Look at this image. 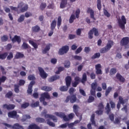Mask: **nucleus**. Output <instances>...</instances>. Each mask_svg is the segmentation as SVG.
<instances>
[{
    "instance_id": "22",
    "label": "nucleus",
    "mask_w": 129,
    "mask_h": 129,
    "mask_svg": "<svg viewBox=\"0 0 129 129\" xmlns=\"http://www.w3.org/2000/svg\"><path fill=\"white\" fill-rule=\"evenodd\" d=\"M60 79V76L58 75H54L48 79L49 82H53L55 80H57Z\"/></svg>"
},
{
    "instance_id": "51",
    "label": "nucleus",
    "mask_w": 129,
    "mask_h": 129,
    "mask_svg": "<svg viewBox=\"0 0 129 129\" xmlns=\"http://www.w3.org/2000/svg\"><path fill=\"white\" fill-rule=\"evenodd\" d=\"M24 21H25V16L22 15L18 19V23H22V22H24Z\"/></svg>"
},
{
    "instance_id": "1",
    "label": "nucleus",
    "mask_w": 129,
    "mask_h": 129,
    "mask_svg": "<svg viewBox=\"0 0 129 129\" xmlns=\"http://www.w3.org/2000/svg\"><path fill=\"white\" fill-rule=\"evenodd\" d=\"M81 120H82V116H81L80 117L79 120H77L75 121L74 122H72L70 123H65L64 124L60 125L59 126V127H60L61 128H66V127H67V126H68V127L69 128L76 129V128L75 127H74V126H75V124H77V123H79V122H80V121H81Z\"/></svg>"
},
{
    "instance_id": "57",
    "label": "nucleus",
    "mask_w": 129,
    "mask_h": 129,
    "mask_svg": "<svg viewBox=\"0 0 129 129\" xmlns=\"http://www.w3.org/2000/svg\"><path fill=\"white\" fill-rule=\"evenodd\" d=\"M13 96V92L12 91H9L6 95V97H7V98H11Z\"/></svg>"
},
{
    "instance_id": "35",
    "label": "nucleus",
    "mask_w": 129,
    "mask_h": 129,
    "mask_svg": "<svg viewBox=\"0 0 129 129\" xmlns=\"http://www.w3.org/2000/svg\"><path fill=\"white\" fill-rule=\"evenodd\" d=\"M92 30V32L94 33V35L95 36V37H98V36H99V33H98V29H97L95 27H93L92 29H91Z\"/></svg>"
},
{
    "instance_id": "24",
    "label": "nucleus",
    "mask_w": 129,
    "mask_h": 129,
    "mask_svg": "<svg viewBox=\"0 0 129 129\" xmlns=\"http://www.w3.org/2000/svg\"><path fill=\"white\" fill-rule=\"evenodd\" d=\"M28 129H41V127L35 123H32L28 126Z\"/></svg>"
},
{
    "instance_id": "6",
    "label": "nucleus",
    "mask_w": 129,
    "mask_h": 129,
    "mask_svg": "<svg viewBox=\"0 0 129 129\" xmlns=\"http://www.w3.org/2000/svg\"><path fill=\"white\" fill-rule=\"evenodd\" d=\"M18 8H19L20 9L21 13H25V12H27L28 11V9H29V6L27 4H25L23 3H20L18 6Z\"/></svg>"
},
{
    "instance_id": "60",
    "label": "nucleus",
    "mask_w": 129,
    "mask_h": 129,
    "mask_svg": "<svg viewBox=\"0 0 129 129\" xmlns=\"http://www.w3.org/2000/svg\"><path fill=\"white\" fill-rule=\"evenodd\" d=\"M97 83H93L91 84V88L92 89H94L95 90H96V88H97Z\"/></svg>"
},
{
    "instance_id": "50",
    "label": "nucleus",
    "mask_w": 129,
    "mask_h": 129,
    "mask_svg": "<svg viewBox=\"0 0 129 129\" xmlns=\"http://www.w3.org/2000/svg\"><path fill=\"white\" fill-rule=\"evenodd\" d=\"M7 60H12L13 58H14V54H13L12 52L9 53V54L7 56Z\"/></svg>"
},
{
    "instance_id": "59",
    "label": "nucleus",
    "mask_w": 129,
    "mask_h": 129,
    "mask_svg": "<svg viewBox=\"0 0 129 129\" xmlns=\"http://www.w3.org/2000/svg\"><path fill=\"white\" fill-rule=\"evenodd\" d=\"M25 83H26V81L24 80H20L19 81V86H24L25 85Z\"/></svg>"
},
{
    "instance_id": "27",
    "label": "nucleus",
    "mask_w": 129,
    "mask_h": 129,
    "mask_svg": "<svg viewBox=\"0 0 129 129\" xmlns=\"http://www.w3.org/2000/svg\"><path fill=\"white\" fill-rule=\"evenodd\" d=\"M56 26H57V21L54 20L50 23V30H55Z\"/></svg>"
},
{
    "instance_id": "26",
    "label": "nucleus",
    "mask_w": 129,
    "mask_h": 129,
    "mask_svg": "<svg viewBox=\"0 0 129 129\" xmlns=\"http://www.w3.org/2000/svg\"><path fill=\"white\" fill-rule=\"evenodd\" d=\"M78 109H79V106L77 105H74L73 106V111L76 114L77 116H78L79 115V113L78 112Z\"/></svg>"
},
{
    "instance_id": "52",
    "label": "nucleus",
    "mask_w": 129,
    "mask_h": 129,
    "mask_svg": "<svg viewBox=\"0 0 129 129\" xmlns=\"http://www.w3.org/2000/svg\"><path fill=\"white\" fill-rule=\"evenodd\" d=\"M2 42H7L9 40V37L7 35H4L1 37Z\"/></svg>"
},
{
    "instance_id": "31",
    "label": "nucleus",
    "mask_w": 129,
    "mask_h": 129,
    "mask_svg": "<svg viewBox=\"0 0 129 129\" xmlns=\"http://www.w3.org/2000/svg\"><path fill=\"white\" fill-rule=\"evenodd\" d=\"M105 109L106 111L107 114H109V112L111 111V109L110 108V105L109 104V103H107V105L105 108Z\"/></svg>"
},
{
    "instance_id": "38",
    "label": "nucleus",
    "mask_w": 129,
    "mask_h": 129,
    "mask_svg": "<svg viewBox=\"0 0 129 129\" xmlns=\"http://www.w3.org/2000/svg\"><path fill=\"white\" fill-rule=\"evenodd\" d=\"M112 90V88L111 87H108L106 90L105 91V96H108V94L111 92Z\"/></svg>"
},
{
    "instance_id": "45",
    "label": "nucleus",
    "mask_w": 129,
    "mask_h": 129,
    "mask_svg": "<svg viewBox=\"0 0 129 129\" xmlns=\"http://www.w3.org/2000/svg\"><path fill=\"white\" fill-rule=\"evenodd\" d=\"M40 105V102L39 101H36L35 103H32L30 104L31 107H38Z\"/></svg>"
},
{
    "instance_id": "17",
    "label": "nucleus",
    "mask_w": 129,
    "mask_h": 129,
    "mask_svg": "<svg viewBox=\"0 0 129 129\" xmlns=\"http://www.w3.org/2000/svg\"><path fill=\"white\" fill-rule=\"evenodd\" d=\"M116 78L117 79V80H119L120 82H121L122 83H124L125 82V79L120 74L117 73L116 75Z\"/></svg>"
},
{
    "instance_id": "58",
    "label": "nucleus",
    "mask_w": 129,
    "mask_h": 129,
    "mask_svg": "<svg viewBox=\"0 0 129 129\" xmlns=\"http://www.w3.org/2000/svg\"><path fill=\"white\" fill-rule=\"evenodd\" d=\"M29 105H30V103L28 102H25L21 105V108H27V107H29Z\"/></svg>"
},
{
    "instance_id": "12",
    "label": "nucleus",
    "mask_w": 129,
    "mask_h": 129,
    "mask_svg": "<svg viewBox=\"0 0 129 129\" xmlns=\"http://www.w3.org/2000/svg\"><path fill=\"white\" fill-rule=\"evenodd\" d=\"M36 83L35 81H31L28 85V89L27 90V93L28 94H32L33 93V86Z\"/></svg>"
},
{
    "instance_id": "5",
    "label": "nucleus",
    "mask_w": 129,
    "mask_h": 129,
    "mask_svg": "<svg viewBox=\"0 0 129 129\" xmlns=\"http://www.w3.org/2000/svg\"><path fill=\"white\" fill-rule=\"evenodd\" d=\"M69 100L70 101L71 103H74L76 102V100H77V97H76V95L68 96L66 98V99L65 100V102L67 103L69 102Z\"/></svg>"
},
{
    "instance_id": "9",
    "label": "nucleus",
    "mask_w": 129,
    "mask_h": 129,
    "mask_svg": "<svg viewBox=\"0 0 129 129\" xmlns=\"http://www.w3.org/2000/svg\"><path fill=\"white\" fill-rule=\"evenodd\" d=\"M38 69L39 72V75L40 77H41V78H42L43 79H46V78L48 77V74L46 73V72L44 71V69H43V68L41 67H38Z\"/></svg>"
},
{
    "instance_id": "11",
    "label": "nucleus",
    "mask_w": 129,
    "mask_h": 129,
    "mask_svg": "<svg viewBox=\"0 0 129 129\" xmlns=\"http://www.w3.org/2000/svg\"><path fill=\"white\" fill-rule=\"evenodd\" d=\"M17 113V111L13 110L8 112V115L11 118H19V116Z\"/></svg>"
},
{
    "instance_id": "47",
    "label": "nucleus",
    "mask_w": 129,
    "mask_h": 129,
    "mask_svg": "<svg viewBox=\"0 0 129 129\" xmlns=\"http://www.w3.org/2000/svg\"><path fill=\"white\" fill-rule=\"evenodd\" d=\"M46 7H47V4L45 3H42L40 6L39 9L41 11H44L46 8Z\"/></svg>"
},
{
    "instance_id": "43",
    "label": "nucleus",
    "mask_w": 129,
    "mask_h": 129,
    "mask_svg": "<svg viewBox=\"0 0 129 129\" xmlns=\"http://www.w3.org/2000/svg\"><path fill=\"white\" fill-rule=\"evenodd\" d=\"M14 91L16 93H19L20 92V86L19 85H14Z\"/></svg>"
},
{
    "instance_id": "25",
    "label": "nucleus",
    "mask_w": 129,
    "mask_h": 129,
    "mask_svg": "<svg viewBox=\"0 0 129 129\" xmlns=\"http://www.w3.org/2000/svg\"><path fill=\"white\" fill-rule=\"evenodd\" d=\"M24 54L17 52L15 55L14 58L15 59H21V58H24Z\"/></svg>"
},
{
    "instance_id": "32",
    "label": "nucleus",
    "mask_w": 129,
    "mask_h": 129,
    "mask_svg": "<svg viewBox=\"0 0 129 129\" xmlns=\"http://www.w3.org/2000/svg\"><path fill=\"white\" fill-rule=\"evenodd\" d=\"M9 55V53L8 52H4L3 53L0 54V59L1 60H5L6 58H7V56Z\"/></svg>"
},
{
    "instance_id": "63",
    "label": "nucleus",
    "mask_w": 129,
    "mask_h": 129,
    "mask_svg": "<svg viewBox=\"0 0 129 129\" xmlns=\"http://www.w3.org/2000/svg\"><path fill=\"white\" fill-rule=\"evenodd\" d=\"M104 16L107 17V18H110V14L107 12V10H104Z\"/></svg>"
},
{
    "instance_id": "30",
    "label": "nucleus",
    "mask_w": 129,
    "mask_h": 129,
    "mask_svg": "<svg viewBox=\"0 0 129 129\" xmlns=\"http://www.w3.org/2000/svg\"><path fill=\"white\" fill-rule=\"evenodd\" d=\"M12 127L13 129H24V127L20 125L19 123L14 124Z\"/></svg>"
},
{
    "instance_id": "53",
    "label": "nucleus",
    "mask_w": 129,
    "mask_h": 129,
    "mask_svg": "<svg viewBox=\"0 0 129 129\" xmlns=\"http://www.w3.org/2000/svg\"><path fill=\"white\" fill-rule=\"evenodd\" d=\"M47 123L48 125H50V126H52V127H55V123L50 121L49 119H47Z\"/></svg>"
},
{
    "instance_id": "61",
    "label": "nucleus",
    "mask_w": 129,
    "mask_h": 129,
    "mask_svg": "<svg viewBox=\"0 0 129 129\" xmlns=\"http://www.w3.org/2000/svg\"><path fill=\"white\" fill-rule=\"evenodd\" d=\"M88 38L89 39H93V32H92V29L90 30V32L88 33Z\"/></svg>"
},
{
    "instance_id": "49",
    "label": "nucleus",
    "mask_w": 129,
    "mask_h": 129,
    "mask_svg": "<svg viewBox=\"0 0 129 129\" xmlns=\"http://www.w3.org/2000/svg\"><path fill=\"white\" fill-rule=\"evenodd\" d=\"M10 9L12 10V11H15V12H17L18 14L21 13L20 11H19V9H20V8L11 6Z\"/></svg>"
},
{
    "instance_id": "64",
    "label": "nucleus",
    "mask_w": 129,
    "mask_h": 129,
    "mask_svg": "<svg viewBox=\"0 0 129 129\" xmlns=\"http://www.w3.org/2000/svg\"><path fill=\"white\" fill-rule=\"evenodd\" d=\"M22 47L25 49H29V48H30V46L28 45V43H26L25 42L23 43V44H22Z\"/></svg>"
},
{
    "instance_id": "42",
    "label": "nucleus",
    "mask_w": 129,
    "mask_h": 129,
    "mask_svg": "<svg viewBox=\"0 0 129 129\" xmlns=\"http://www.w3.org/2000/svg\"><path fill=\"white\" fill-rule=\"evenodd\" d=\"M99 57H100V53L98 52L95 53L93 56H92L91 59H92V60H94V59L98 58Z\"/></svg>"
},
{
    "instance_id": "40",
    "label": "nucleus",
    "mask_w": 129,
    "mask_h": 129,
    "mask_svg": "<svg viewBox=\"0 0 129 129\" xmlns=\"http://www.w3.org/2000/svg\"><path fill=\"white\" fill-rule=\"evenodd\" d=\"M36 122H39L40 123H43L45 122V119L41 117H37L35 119Z\"/></svg>"
},
{
    "instance_id": "23",
    "label": "nucleus",
    "mask_w": 129,
    "mask_h": 129,
    "mask_svg": "<svg viewBox=\"0 0 129 129\" xmlns=\"http://www.w3.org/2000/svg\"><path fill=\"white\" fill-rule=\"evenodd\" d=\"M7 80V77L5 76H3L1 78H0V92L3 91V87L1 86L2 85V83H4Z\"/></svg>"
},
{
    "instance_id": "13",
    "label": "nucleus",
    "mask_w": 129,
    "mask_h": 129,
    "mask_svg": "<svg viewBox=\"0 0 129 129\" xmlns=\"http://www.w3.org/2000/svg\"><path fill=\"white\" fill-rule=\"evenodd\" d=\"M95 69H96V74L98 75H102V71L101 70V64L100 63H98L95 65Z\"/></svg>"
},
{
    "instance_id": "18",
    "label": "nucleus",
    "mask_w": 129,
    "mask_h": 129,
    "mask_svg": "<svg viewBox=\"0 0 129 129\" xmlns=\"http://www.w3.org/2000/svg\"><path fill=\"white\" fill-rule=\"evenodd\" d=\"M72 82V78L71 76H68L66 78V84L68 87H70Z\"/></svg>"
},
{
    "instance_id": "29",
    "label": "nucleus",
    "mask_w": 129,
    "mask_h": 129,
    "mask_svg": "<svg viewBox=\"0 0 129 129\" xmlns=\"http://www.w3.org/2000/svg\"><path fill=\"white\" fill-rule=\"evenodd\" d=\"M61 25H62V18H61V16H59L57 18V27L58 29H60Z\"/></svg>"
},
{
    "instance_id": "28",
    "label": "nucleus",
    "mask_w": 129,
    "mask_h": 129,
    "mask_svg": "<svg viewBox=\"0 0 129 129\" xmlns=\"http://www.w3.org/2000/svg\"><path fill=\"white\" fill-rule=\"evenodd\" d=\"M50 49H51V44L49 43L47 44L45 48L42 50V53L43 54H46V53H47V52H48Z\"/></svg>"
},
{
    "instance_id": "55",
    "label": "nucleus",
    "mask_w": 129,
    "mask_h": 129,
    "mask_svg": "<svg viewBox=\"0 0 129 129\" xmlns=\"http://www.w3.org/2000/svg\"><path fill=\"white\" fill-rule=\"evenodd\" d=\"M93 101H94V97L90 96L88 99V102L89 103H91V102H93Z\"/></svg>"
},
{
    "instance_id": "8",
    "label": "nucleus",
    "mask_w": 129,
    "mask_h": 129,
    "mask_svg": "<svg viewBox=\"0 0 129 129\" xmlns=\"http://www.w3.org/2000/svg\"><path fill=\"white\" fill-rule=\"evenodd\" d=\"M46 99H51V97L48 92H44L40 95V97L39 98V101H42L45 100Z\"/></svg>"
},
{
    "instance_id": "16",
    "label": "nucleus",
    "mask_w": 129,
    "mask_h": 129,
    "mask_svg": "<svg viewBox=\"0 0 129 129\" xmlns=\"http://www.w3.org/2000/svg\"><path fill=\"white\" fill-rule=\"evenodd\" d=\"M42 114H44V117L45 118H51V119H53L54 121H55V120H57V118L55 116L49 114H46V112H43Z\"/></svg>"
},
{
    "instance_id": "14",
    "label": "nucleus",
    "mask_w": 129,
    "mask_h": 129,
    "mask_svg": "<svg viewBox=\"0 0 129 129\" xmlns=\"http://www.w3.org/2000/svg\"><path fill=\"white\" fill-rule=\"evenodd\" d=\"M87 13L88 14H90L91 19H93L94 21H95V20H96L95 19V17H94V11L92 10L91 8H88Z\"/></svg>"
},
{
    "instance_id": "48",
    "label": "nucleus",
    "mask_w": 129,
    "mask_h": 129,
    "mask_svg": "<svg viewBox=\"0 0 129 129\" xmlns=\"http://www.w3.org/2000/svg\"><path fill=\"white\" fill-rule=\"evenodd\" d=\"M69 87H68L66 86H62L61 87H60L59 90L60 91H63V92H65V91H67V90H68V88Z\"/></svg>"
},
{
    "instance_id": "19",
    "label": "nucleus",
    "mask_w": 129,
    "mask_h": 129,
    "mask_svg": "<svg viewBox=\"0 0 129 129\" xmlns=\"http://www.w3.org/2000/svg\"><path fill=\"white\" fill-rule=\"evenodd\" d=\"M11 40L13 43H16V42H17L18 44H20V43H21V42L22 41V40L21 39V37L18 35L14 36V38H12Z\"/></svg>"
},
{
    "instance_id": "46",
    "label": "nucleus",
    "mask_w": 129,
    "mask_h": 129,
    "mask_svg": "<svg viewBox=\"0 0 129 129\" xmlns=\"http://www.w3.org/2000/svg\"><path fill=\"white\" fill-rule=\"evenodd\" d=\"M64 70H65L64 67H59L58 68V70L55 72V74H60V72H62V71H64Z\"/></svg>"
},
{
    "instance_id": "41",
    "label": "nucleus",
    "mask_w": 129,
    "mask_h": 129,
    "mask_svg": "<svg viewBox=\"0 0 129 129\" xmlns=\"http://www.w3.org/2000/svg\"><path fill=\"white\" fill-rule=\"evenodd\" d=\"M117 72V70L116 68H112L110 69L109 74L110 75H114Z\"/></svg>"
},
{
    "instance_id": "34",
    "label": "nucleus",
    "mask_w": 129,
    "mask_h": 129,
    "mask_svg": "<svg viewBox=\"0 0 129 129\" xmlns=\"http://www.w3.org/2000/svg\"><path fill=\"white\" fill-rule=\"evenodd\" d=\"M90 120L92 122V124L94 125H96V122H95V114H92Z\"/></svg>"
},
{
    "instance_id": "44",
    "label": "nucleus",
    "mask_w": 129,
    "mask_h": 129,
    "mask_svg": "<svg viewBox=\"0 0 129 129\" xmlns=\"http://www.w3.org/2000/svg\"><path fill=\"white\" fill-rule=\"evenodd\" d=\"M97 8L99 11H101V0H97Z\"/></svg>"
},
{
    "instance_id": "20",
    "label": "nucleus",
    "mask_w": 129,
    "mask_h": 129,
    "mask_svg": "<svg viewBox=\"0 0 129 129\" xmlns=\"http://www.w3.org/2000/svg\"><path fill=\"white\" fill-rule=\"evenodd\" d=\"M67 4H68V0H61V2L60 4V8L65 9V8H66V6H67Z\"/></svg>"
},
{
    "instance_id": "10",
    "label": "nucleus",
    "mask_w": 129,
    "mask_h": 129,
    "mask_svg": "<svg viewBox=\"0 0 129 129\" xmlns=\"http://www.w3.org/2000/svg\"><path fill=\"white\" fill-rule=\"evenodd\" d=\"M55 114L56 116H59L60 118H63L64 121H69V118L65 115L64 113L56 112L55 113Z\"/></svg>"
},
{
    "instance_id": "3",
    "label": "nucleus",
    "mask_w": 129,
    "mask_h": 129,
    "mask_svg": "<svg viewBox=\"0 0 129 129\" xmlns=\"http://www.w3.org/2000/svg\"><path fill=\"white\" fill-rule=\"evenodd\" d=\"M117 22L119 27L121 30H124L125 29V25L126 24V18L124 15H122L120 18L117 19Z\"/></svg>"
},
{
    "instance_id": "15",
    "label": "nucleus",
    "mask_w": 129,
    "mask_h": 129,
    "mask_svg": "<svg viewBox=\"0 0 129 129\" xmlns=\"http://www.w3.org/2000/svg\"><path fill=\"white\" fill-rule=\"evenodd\" d=\"M3 108L5 109H7L8 110H12L16 107V106L14 104H4L3 106Z\"/></svg>"
},
{
    "instance_id": "4",
    "label": "nucleus",
    "mask_w": 129,
    "mask_h": 129,
    "mask_svg": "<svg viewBox=\"0 0 129 129\" xmlns=\"http://www.w3.org/2000/svg\"><path fill=\"white\" fill-rule=\"evenodd\" d=\"M120 46H124L125 49H128L129 48V37H123L120 41Z\"/></svg>"
},
{
    "instance_id": "7",
    "label": "nucleus",
    "mask_w": 129,
    "mask_h": 129,
    "mask_svg": "<svg viewBox=\"0 0 129 129\" xmlns=\"http://www.w3.org/2000/svg\"><path fill=\"white\" fill-rule=\"evenodd\" d=\"M68 51H69V46L68 45L63 46L59 49L58 54L59 55H64L68 53Z\"/></svg>"
},
{
    "instance_id": "37",
    "label": "nucleus",
    "mask_w": 129,
    "mask_h": 129,
    "mask_svg": "<svg viewBox=\"0 0 129 129\" xmlns=\"http://www.w3.org/2000/svg\"><path fill=\"white\" fill-rule=\"evenodd\" d=\"M41 90H44V91H51V90H52V88L44 86L41 87Z\"/></svg>"
},
{
    "instance_id": "54",
    "label": "nucleus",
    "mask_w": 129,
    "mask_h": 129,
    "mask_svg": "<svg viewBox=\"0 0 129 129\" xmlns=\"http://www.w3.org/2000/svg\"><path fill=\"white\" fill-rule=\"evenodd\" d=\"M28 80H36V78L35 77V75H29L28 76Z\"/></svg>"
},
{
    "instance_id": "33",
    "label": "nucleus",
    "mask_w": 129,
    "mask_h": 129,
    "mask_svg": "<svg viewBox=\"0 0 129 129\" xmlns=\"http://www.w3.org/2000/svg\"><path fill=\"white\" fill-rule=\"evenodd\" d=\"M29 43L34 47V49H38V45L36 42H34V41L29 40Z\"/></svg>"
},
{
    "instance_id": "21",
    "label": "nucleus",
    "mask_w": 129,
    "mask_h": 129,
    "mask_svg": "<svg viewBox=\"0 0 129 129\" xmlns=\"http://www.w3.org/2000/svg\"><path fill=\"white\" fill-rule=\"evenodd\" d=\"M40 31L41 27L38 25H36L32 28V32H33V33H39Z\"/></svg>"
},
{
    "instance_id": "36",
    "label": "nucleus",
    "mask_w": 129,
    "mask_h": 129,
    "mask_svg": "<svg viewBox=\"0 0 129 129\" xmlns=\"http://www.w3.org/2000/svg\"><path fill=\"white\" fill-rule=\"evenodd\" d=\"M86 81H87V75H86V73H84L83 74L81 82L82 83H85Z\"/></svg>"
},
{
    "instance_id": "2",
    "label": "nucleus",
    "mask_w": 129,
    "mask_h": 129,
    "mask_svg": "<svg viewBox=\"0 0 129 129\" xmlns=\"http://www.w3.org/2000/svg\"><path fill=\"white\" fill-rule=\"evenodd\" d=\"M114 44V42H113V41L108 40L106 45L100 50V53H101V54L107 53V52H108V51H109V50L111 49V47L113 46Z\"/></svg>"
},
{
    "instance_id": "39",
    "label": "nucleus",
    "mask_w": 129,
    "mask_h": 129,
    "mask_svg": "<svg viewBox=\"0 0 129 129\" xmlns=\"http://www.w3.org/2000/svg\"><path fill=\"white\" fill-rule=\"evenodd\" d=\"M74 20H76V17L74 14H72L69 19V23L72 24L74 22Z\"/></svg>"
},
{
    "instance_id": "62",
    "label": "nucleus",
    "mask_w": 129,
    "mask_h": 129,
    "mask_svg": "<svg viewBox=\"0 0 129 129\" xmlns=\"http://www.w3.org/2000/svg\"><path fill=\"white\" fill-rule=\"evenodd\" d=\"M80 15V9H78L76 11V18L79 19V15Z\"/></svg>"
},
{
    "instance_id": "56",
    "label": "nucleus",
    "mask_w": 129,
    "mask_h": 129,
    "mask_svg": "<svg viewBox=\"0 0 129 129\" xmlns=\"http://www.w3.org/2000/svg\"><path fill=\"white\" fill-rule=\"evenodd\" d=\"M47 9L49 10H54V9H55V5H54V3L49 4L47 6Z\"/></svg>"
}]
</instances>
